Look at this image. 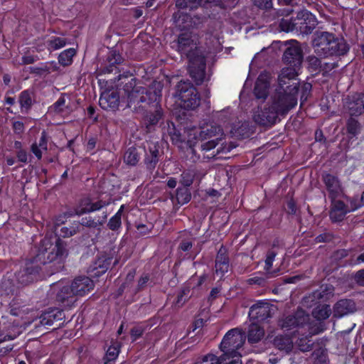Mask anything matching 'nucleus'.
<instances>
[{"instance_id":"f257e3e1","label":"nucleus","mask_w":364,"mask_h":364,"mask_svg":"<svg viewBox=\"0 0 364 364\" xmlns=\"http://www.w3.org/2000/svg\"><path fill=\"white\" fill-rule=\"evenodd\" d=\"M284 60L289 65L282 70L278 77L279 85L284 92H279L274 97L271 106L264 105L263 109L259 107L254 113V120L258 124H273L279 114H286L297 105L299 83L295 77L302 61L301 50L297 41L289 42L284 53Z\"/></svg>"},{"instance_id":"f03ea898","label":"nucleus","mask_w":364,"mask_h":364,"mask_svg":"<svg viewBox=\"0 0 364 364\" xmlns=\"http://www.w3.org/2000/svg\"><path fill=\"white\" fill-rule=\"evenodd\" d=\"M162 87L163 85L160 82L154 81L147 89L141 83L136 84L135 80L132 79L129 85H127L125 88V91L127 92L128 107L136 110L152 103L155 108V113L149 117V120L150 124H156L162 116L161 108L159 106Z\"/></svg>"},{"instance_id":"7ed1b4c3","label":"nucleus","mask_w":364,"mask_h":364,"mask_svg":"<svg viewBox=\"0 0 364 364\" xmlns=\"http://www.w3.org/2000/svg\"><path fill=\"white\" fill-rule=\"evenodd\" d=\"M70 215L66 213L60 215L55 220V227L54 236H46L41 241L38 247V252L33 259L31 262L33 263L46 264L48 262H52L57 258H61L65 253V248L59 237H69L76 232L75 227H60Z\"/></svg>"},{"instance_id":"20e7f679","label":"nucleus","mask_w":364,"mask_h":364,"mask_svg":"<svg viewBox=\"0 0 364 364\" xmlns=\"http://www.w3.org/2000/svg\"><path fill=\"white\" fill-rule=\"evenodd\" d=\"M245 341L244 333L238 328L231 329L225 334L220 343L223 354L220 358L208 354L195 364H242L241 355L237 350L243 346Z\"/></svg>"},{"instance_id":"39448f33","label":"nucleus","mask_w":364,"mask_h":364,"mask_svg":"<svg viewBox=\"0 0 364 364\" xmlns=\"http://www.w3.org/2000/svg\"><path fill=\"white\" fill-rule=\"evenodd\" d=\"M173 47L189 59L188 69L191 77L197 84L201 83L205 78V60L196 43L191 34L184 33L180 35Z\"/></svg>"},{"instance_id":"423d86ee","label":"nucleus","mask_w":364,"mask_h":364,"mask_svg":"<svg viewBox=\"0 0 364 364\" xmlns=\"http://www.w3.org/2000/svg\"><path fill=\"white\" fill-rule=\"evenodd\" d=\"M94 287L93 281L87 277L76 278L70 286L64 284L63 282L56 284L53 289L57 290V300L63 306H70L75 301V296H84Z\"/></svg>"},{"instance_id":"0eeeda50","label":"nucleus","mask_w":364,"mask_h":364,"mask_svg":"<svg viewBox=\"0 0 364 364\" xmlns=\"http://www.w3.org/2000/svg\"><path fill=\"white\" fill-rule=\"evenodd\" d=\"M315 53L320 57L341 55L347 53L348 47L342 38L328 32L316 33L313 41Z\"/></svg>"},{"instance_id":"6e6552de","label":"nucleus","mask_w":364,"mask_h":364,"mask_svg":"<svg viewBox=\"0 0 364 364\" xmlns=\"http://www.w3.org/2000/svg\"><path fill=\"white\" fill-rule=\"evenodd\" d=\"M332 198V208L330 213V217L333 221H340L343 218L346 214L359 208V205H355L353 199L351 200L347 197H344L343 200H337L335 197Z\"/></svg>"},{"instance_id":"1a4fd4ad","label":"nucleus","mask_w":364,"mask_h":364,"mask_svg":"<svg viewBox=\"0 0 364 364\" xmlns=\"http://www.w3.org/2000/svg\"><path fill=\"white\" fill-rule=\"evenodd\" d=\"M178 96L187 109H195L200 104V98L195 87L188 82H180L178 85Z\"/></svg>"},{"instance_id":"9d476101","label":"nucleus","mask_w":364,"mask_h":364,"mask_svg":"<svg viewBox=\"0 0 364 364\" xmlns=\"http://www.w3.org/2000/svg\"><path fill=\"white\" fill-rule=\"evenodd\" d=\"M223 135V131L219 127L211 126L210 129L200 131L199 140L206 141L201 144L202 150L208 151L214 149L222 139Z\"/></svg>"},{"instance_id":"9b49d317","label":"nucleus","mask_w":364,"mask_h":364,"mask_svg":"<svg viewBox=\"0 0 364 364\" xmlns=\"http://www.w3.org/2000/svg\"><path fill=\"white\" fill-rule=\"evenodd\" d=\"M271 76L267 72L262 73L256 82L254 93L257 99H265L268 94Z\"/></svg>"},{"instance_id":"f8f14e48","label":"nucleus","mask_w":364,"mask_h":364,"mask_svg":"<svg viewBox=\"0 0 364 364\" xmlns=\"http://www.w3.org/2000/svg\"><path fill=\"white\" fill-rule=\"evenodd\" d=\"M119 97L114 91L104 92L99 100L100 106L104 109H115L118 107Z\"/></svg>"},{"instance_id":"ddd939ff","label":"nucleus","mask_w":364,"mask_h":364,"mask_svg":"<svg viewBox=\"0 0 364 364\" xmlns=\"http://www.w3.org/2000/svg\"><path fill=\"white\" fill-rule=\"evenodd\" d=\"M269 307L267 303L259 302L252 305L249 311V316L257 322L264 320L269 316Z\"/></svg>"},{"instance_id":"4468645a","label":"nucleus","mask_w":364,"mask_h":364,"mask_svg":"<svg viewBox=\"0 0 364 364\" xmlns=\"http://www.w3.org/2000/svg\"><path fill=\"white\" fill-rule=\"evenodd\" d=\"M108 204L109 203L103 202L102 200H99L96 203H92L89 198H85L80 202L75 210V213L77 215H82L86 213L96 211Z\"/></svg>"},{"instance_id":"2eb2a0df","label":"nucleus","mask_w":364,"mask_h":364,"mask_svg":"<svg viewBox=\"0 0 364 364\" xmlns=\"http://www.w3.org/2000/svg\"><path fill=\"white\" fill-rule=\"evenodd\" d=\"M355 309L354 301L349 299H342L334 306L333 316L340 318L348 314L353 313Z\"/></svg>"},{"instance_id":"dca6fc26","label":"nucleus","mask_w":364,"mask_h":364,"mask_svg":"<svg viewBox=\"0 0 364 364\" xmlns=\"http://www.w3.org/2000/svg\"><path fill=\"white\" fill-rule=\"evenodd\" d=\"M348 108L351 115H359L364 112V95L356 94L348 102Z\"/></svg>"},{"instance_id":"f3484780","label":"nucleus","mask_w":364,"mask_h":364,"mask_svg":"<svg viewBox=\"0 0 364 364\" xmlns=\"http://www.w3.org/2000/svg\"><path fill=\"white\" fill-rule=\"evenodd\" d=\"M264 336V331L258 323L252 322L249 327L247 333L248 342L255 343L262 340Z\"/></svg>"},{"instance_id":"a211bd4d","label":"nucleus","mask_w":364,"mask_h":364,"mask_svg":"<svg viewBox=\"0 0 364 364\" xmlns=\"http://www.w3.org/2000/svg\"><path fill=\"white\" fill-rule=\"evenodd\" d=\"M64 314L63 311L58 309H53L45 312L41 317L42 325L51 326L55 321L63 319Z\"/></svg>"},{"instance_id":"6ab92c4d","label":"nucleus","mask_w":364,"mask_h":364,"mask_svg":"<svg viewBox=\"0 0 364 364\" xmlns=\"http://www.w3.org/2000/svg\"><path fill=\"white\" fill-rule=\"evenodd\" d=\"M202 0H177L176 6L181 9L189 8L193 9L200 4ZM208 2H215L222 7L230 6V4L224 2L225 0H206Z\"/></svg>"},{"instance_id":"aec40b11","label":"nucleus","mask_w":364,"mask_h":364,"mask_svg":"<svg viewBox=\"0 0 364 364\" xmlns=\"http://www.w3.org/2000/svg\"><path fill=\"white\" fill-rule=\"evenodd\" d=\"M307 319V316L305 315L303 311L296 312V316H288L285 318L282 324V328H289L296 326L302 325Z\"/></svg>"},{"instance_id":"412c9836","label":"nucleus","mask_w":364,"mask_h":364,"mask_svg":"<svg viewBox=\"0 0 364 364\" xmlns=\"http://www.w3.org/2000/svg\"><path fill=\"white\" fill-rule=\"evenodd\" d=\"M325 184L331 193L332 197H336L341 193V188L338 180L331 174L325 175L324 178Z\"/></svg>"},{"instance_id":"4be33fe9","label":"nucleus","mask_w":364,"mask_h":364,"mask_svg":"<svg viewBox=\"0 0 364 364\" xmlns=\"http://www.w3.org/2000/svg\"><path fill=\"white\" fill-rule=\"evenodd\" d=\"M302 18L304 20V24L305 26L304 28L301 27V29H302V32L304 33H309L311 32V31L316 27V19L315 16L307 11H304L301 14Z\"/></svg>"},{"instance_id":"5701e85b","label":"nucleus","mask_w":364,"mask_h":364,"mask_svg":"<svg viewBox=\"0 0 364 364\" xmlns=\"http://www.w3.org/2000/svg\"><path fill=\"white\" fill-rule=\"evenodd\" d=\"M47 150V139L46 133L43 132L38 144H33L31 146V151L38 159H41L42 153Z\"/></svg>"},{"instance_id":"b1692460","label":"nucleus","mask_w":364,"mask_h":364,"mask_svg":"<svg viewBox=\"0 0 364 364\" xmlns=\"http://www.w3.org/2000/svg\"><path fill=\"white\" fill-rule=\"evenodd\" d=\"M274 346L279 350L289 352L293 346L292 341L287 336H277L274 341Z\"/></svg>"},{"instance_id":"393cba45","label":"nucleus","mask_w":364,"mask_h":364,"mask_svg":"<svg viewBox=\"0 0 364 364\" xmlns=\"http://www.w3.org/2000/svg\"><path fill=\"white\" fill-rule=\"evenodd\" d=\"M331 309L328 305L319 306L313 311L314 316L318 320H324L330 316Z\"/></svg>"},{"instance_id":"a878e982","label":"nucleus","mask_w":364,"mask_h":364,"mask_svg":"<svg viewBox=\"0 0 364 364\" xmlns=\"http://www.w3.org/2000/svg\"><path fill=\"white\" fill-rule=\"evenodd\" d=\"M76 52L74 48H69L62 52L58 57L59 63L64 65H68L71 64L73 58L75 55Z\"/></svg>"},{"instance_id":"bb28decb","label":"nucleus","mask_w":364,"mask_h":364,"mask_svg":"<svg viewBox=\"0 0 364 364\" xmlns=\"http://www.w3.org/2000/svg\"><path fill=\"white\" fill-rule=\"evenodd\" d=\"M228 267L229 264L228 259L225 257L223 258L222 256H218L215 264L216 273L223 276L228 271Z\"/></svg>"},{"instance_id":"cd10ccee","label":"nucleus","mask_w":364,"mask_h":364,"mask_svg":"<svg viewBox=\"0 0 364 364\" xmlns=\"http://www.w3.org/2000/svg\"><path fill=\"white\" fill-rule=\"evenodd\" d=\"M123 208L124 205H122L117 213L110 218L108 223V226L111 230H116L121 227V218Z\"/></svg>"},{"instance_id":"c85d7f7f","label":"nucleus","mask_w":364,"mask_h":364,"mask_svg":"<svg viewBox=\"0 0 364 364\" xmlns=\"http://www.w3.org/2000/svg\"><path fill=\"white\" fill-rule=\"evenodd\" d=\"M191 193L186 187L177 190L176 200L179 204L183 205L187 203L191 200Z\"/></svg>"},{"instance_id":"c756f323","label":"nucleus","mask_w":364,"mask_h":364,"mask_svg":"<svg viewBox=\"0 0 364 364\" xmlns=\"http://www.w3.org/2000/svg\"><path fill=\"white\" fill-rule=\"evenodd\" d=\"M124 161L127 164L135 165L139 161V156L135 149H129L124 156Z\"/></svg>"},{"instance_id":"7c9ffc66","label":"nucleus","mask_w":364,"mask_h":364,"mask_svg":"<svg viewBox=\"0 0 364 364\" xmlns=\"http://www.w3.org/2000/svg\"><path fill=\"white\" fill-rule=\"evenodd\" d=\"M37 272V268L30 269V267H28L26 268L25 275L18 276L19 282L23 284H26L29 282H31L33 280V274Z\"/></svg>"},{"instance_id":"2f4dec72","label":"nucleus","mask_w":364,"mask_h":364,"mask_svg":"<svg viewBox=\"0 0 364 364\" xmlns=\"http://www.w3.org/2000/svg\"><path fill=\"white\" fill-rule=\"evenodd\" d=\"M119 345L118 343H114L107 350L106 358L108 361L114 360L119 355Z\"/></svg>"},{"instance_id":"473e14b6","label":"nucleus","mask_w":364,"mask_h":364,"mask_svg":"<svg viewBox=\"0 0 364 364\" xmlns=\"http://www.w3.org/2000/svg\"><path fill=\"white\" fill-rule=\"evenodd\" d=\"M66 45V41L63 38L55 37L49 40L48 47L52 50H58Z\"/></svg>"},{"instance_id":"72a5a7b5","label":"nucleus","mask_w":364,"mask_h":364,"mask_svg":"<svg viewBox=\"0 0 364 364\" xmlns=\"http://www.w3.org/2000/svg\"><path fill=\"white\" fill-rule=\"evenodd\" d=\"M276 254L273 252H269L267 255V258L265 259V270L268 274L271 277H274L277 275V272H271L270 269L272 266L273 262L274 260Z\"/></svg>"},{"instance_id":"f704fd0d","label":"nucleus","mask_w":364,"mask_h":364,"mask_svg":"<svg viewBox=\"0 0 364 364\" xmlns=\"http://www.w3.org/2000/svg\"><path fill=\"white\" fill-rule=\"evenodd\" d=\"M19 101L22 108L28 109L31 105L32 99L30 94L24 91L21 94Z\"/></svg>"},{"instance_id":"c9c22d12","label":"nucleus","mask_w":364,"mask_h":364,"mask_svg":"<svg viewBox=\"0 0 364 364\" xmlns=\"http://www.w3.org/2000/svg\"><path fill=\"white\" fill-rule=\"evenodd\" d=\"M347 129L349 133L355 135L359 132L360 125L357 121L350 119L348 122Z\"/></svg>"},{"instance_id":"e433bc0d","label":"nucleus","mask_w":364,"mask_h":364,"mask_svg":"<svg viewBox=\"0 0 364 364\" xmlns=\"http://www.w3.org/2000/svg\"><path fill=\"white\" fill-rule=\"evenodd\" d=\"M311 85L309 83L304 84L302 87V95L301 96V103L307 99V97L310 92Z\"/></svg>"},{"instance_id":"4c0bfd02","label":"nucleus","mask_w":364,"mask_h":364,"mask_svg":"<svg viewBox=\"0 0 364 364\" xmlns=\"http://www.w3.org/2000/svg\"><path fill=\"white\" fill-rule=\"evenodd\" d=\"M65 103V96H61L57 102L54 104V108L56 112H61L63 111V107Z\"/></svg>"},{"instance_id":"58836bf2","label":"nucleus","mask_w":364,"mask_h":364,"mask_svg":"<svg viewBox=\"0 0 364 364\" xmlns=\"http://www.w3.org/2000/svg\"><path fill=\"white\" fill-rule=\"evenodd\" d=\"M253 1L257 6L263 9L270 7L272 4V0H253Z\"/></svg>"},{"instance_id":"ea45409f","label":"nucleus","mask_w":364,"mask_h":364,"mask_svg":"<svg viewBox=\"0 0 364 364\" xmlns=\"http://www.w3.org/2000/svg\"><path fill=\"white\" fill-rule=\"evenodd\" d=\"M143 333V329L141 327H135L132 329L131 336L133 341L136 340Z\"/></svg>"},{"instance_id":"a19ab883","label":"nucleus","mask_w":364,"mask_h":364,"mask_svg":"<svg viewBox=\"0 0 364 364\" xmlns=\"http://www.w3.org/2000/svg\"><path fill=\"white\" fill-rule=\"evenodd\" d=\"M182 182L186 186H189L193 182V176L188 173L182 174Z\"/></svg>"},{"instance_id":"79ce46f5","label":"nucleus","mask_w":364,"mask_h":364,"mask_svg":"<svg viewBox=\"0 0 364 364\" xmlns=\"http://www.w3.org/2000/svg\"><path fill=\"white\" fill-rule=\"evenodd\" d=\"M355 279L359 284L364 286V269L358 271L355 276Z\"/></svg>"},{"instance_id":"37998d69","label":"nucleus","mask_w":364,"mask_h":364,"mask_svg":"<svg viewBox=\"0 0 364 364\" xmlns=\"http://www.w3.org/2000/svg\"><path fill=\"white\" fill-rule=\"evenodd\" d=\"M13 128L16 133L20 134L23 131V124L19 121L14 122L13 123Z\"/></svg>"},{"instance_id":"c03bdc74","label":"nucleus","mask_w":364,"mask_h":364,"mask_svg":"<svg viewBox=\"0 0 364 364\" xmlns=\"http://www.w3.org/2000/svg\"><path fill=\"white\" fill-rule=\"evenodd\" d=\"M151 159L149 160L148 159H146V161H147V163H149L150 164H155L157 161L159 151H158V150L155 149V150L151 151Z\"/></svg>"},{"instance_id":"a18cd8bd","label":"nucleus","mask_w":364,"mask_h":364,"mask_svg":"<svg viewBox=\"0 0 364 364\" xmlns=\"http://www.w3.org/2000/svg\"><path fill=\"white\" fill-rule=\"evenodd\" d=\"M18 161L26 163L27 161V154L25 151H20L17 154Z\"/></svg>"},{"instance_id":"49530a36","label":"nucleus","mask_w":364,"mask_h":364,"mask_svg":"<svg viewBox=\"0 0 364 364\" xmlns=\"http://www.w3.org/2000/svg\"><path fill=\"white\" fill-rule=\"evenodd\" d=\"M191 247L192 243L189 241H183L180 245L181 249L183 251H188Z\"/></svg>"},{"instance_id":"de8ad7c7","label":"nucleus","mask_w":364,"mask_h":364,"mask_svg":"<svg viewBox=\"0 0 364 364\" xmlns=\"http://www.w3.org/2000/svg\"><path fill=\"white\" fill-rule=\"evenodd\" d=\"M12 350V347L10 346H6L5 347L0 348V356H3L10 352Z\"/></svg>"},{"instance_id":"09e8293b","label":"nucleus","mask_w":364,"mask_h":364,"mask_svg":"<svg viewBox=\"0 0 364 364\" xmlns=\"http://www.w3.org/2000/svg\"><path fill=\"white\" fill-rule=\"evenodd\" d=\"M353 200H355V205H359V208L364 206V191H363L362 196L359 200L358 199H353Z\"/></svg>"},{"instance_id":"8fccbe9b","label":"nucleus","mask_w":364,"mask_h":364,"mask_svg":"<svg viewBox=\"0 0 364 364\" xmlns=\"http://www.w3.org/2000/svg\"><path fill=\"white\" fill-rule=\"evenodd\" d=\"M176 180L174 179V178H170L168 181V183H167V185L169 188H173L176 187Z\"/></svg>"},{"instance_id":"3c124183","label":"nucleus","mask_w":364,"mask_h":364,"mask_svg":"<svg viewBox=\"0 0 364 364\" xmlns=\"http://www.w3.org/2000/svg\"><path fill=\"white\" fill-rule=\"evenodd\" d=\"M34 60H35V59L33 57L28 56V57L23 58V62L26 64L32 63L34 62Z\"/></svg>"},{"instance_id":"603ef678","label":"nucleus","mask_w":364,"mask_h":364,"mask_svg":"<svg viewBox=\"0 0 364 364\" xmlns=\"http://www.w3.org/2000/svg\"><path fill=\"white\" fill-rule=\"evenodd\" d=\"M95 146V141L94 139H90L87 143V149H92Z\"/></svg>"},{"instance_id":"864d4df0","label":"nucleus","mask_w":364,"mask_h":364,"mask_svg":"<svg viewBox=\"0 0 364 364\" xmlns=\"http://www.w3.org/2000/svg\"><path fill=\"white\" fill-rule=\"evenodd\" d=\"M363 262L364 263V252L360 254L358 258H357V263L358 264H360V263H362Z\"/></svg>"},{"instance_id":"5fc2aeb1","label":"nucleus","mask_w":364,"mask_h":364,"mask_svg":"<svg viewBox=\"0 0 364 364\" xmlns=\"http://www.w3.org/2000/svg\"><path fill=\"white\" fill-rule=\"evenodd\" d=\"M15 162V160L12 157H9L6 159V164L8 166H12Z\"/></svg>"},{"instance_id":"6e6d98bb","label":"nucleus","mask_w":364,"mask_h":364,"mask_svg":"<svg viewBox=\"0 0 364 364\" xmlns=\"http://www.w3.org/2000/svg\"><path fill=\"white\" fill-rule=\"evenodd\" d=\"M188 143L190 144V146L189 148L188 149V151H190L191 154H194V149L192 147L194 145L193 143L191 141V139L188 140Z\"/></svg>"},{"instance_id":"4d7b16f0","label":"nucleus","mask_w":364,"mask_h":364,"mask_svg":"<svg viewBox=\"0 0 364 364\" xmlns=\"http://www.w3.org/2000/svg\"><path fill=\"white\" fill-rule=\"evenodd\" d=\"M148 281V278L147 277H144V278H141L139 281V284L141 285L145 284L146 282Z\"/></svg>"},{"instance_id":"13d9d810","label":"nucleus","mask_w":364,"mask_h":364,"mask_svg":"<svg viewBox=\"0 0 364 364\" xmlns=\"http://www.w3.org/2000/svg\"><path fill=\"white\" fill-rule=\"evenodd\" d=\"M154 0H148L147 2H146V6L147 7L152 6L153 4H154Z\"/></svg>"},{"instance_id":"bf43d9fd","label":"nucleus","mask_w":364,"mask_h":364,"mask_svg":"<svg viewBox=\"0 0 364 364\" xmlns=\"http://www.w3.org/2000/svg\"><path fill=\"white\" fill-rule=\"evenodd\" d=\"M14 100L11 97H8L6 99L7 104L12 105L14 103Z\"/></svg>"},{"instance_id":"052dcab7","label":"nucleus","mask_w":364,"mask_h":364,"mask_svg":"<svg viewBox=\"0 0 364 364\" xmlns=\"http://www.w3.org/2000/svg\"><path fill=\"white\" fill-rule=\"evenodd\" d=\"M4 81L6 84H8L10 81L9 77L8 75H5L4 77Z\"/></svg>"},{"instance_id":"680f3d73","label":"nucleus","mask_w":364,"mask_h":364,"mask_svg":"<svg viewBox=\"0 0 364 364\" xmlns=\"http://www.w3.org/2000/svg\"><path fill=\"white\" fill-rule=\"evenodd\" d=\"M122 328H123V326L121 325V326L119 327V330H118V333L119 334H121L122 332Z\"/></svg>"},{"instance_id":"e2e57ef3","label":"nucleus","mask_w":364,"mask_h":364,"mask_svg":"<svg viewBox=\"0 0 364 364\" xmlns=\"http://www.w3.org/2000/svg\"><path fill=\"white\" fill-rule=\"evenodd\" d=\"M284 2L287 4H290L292 3L293 0H284Z\"/></svg>"},{"instance_id":"0e129e2a","label":"nucleus","mask_w":364,"mask_h":364,"mask_svg":"<svg viewBox=\"0 0 364 364\" xmlns=\"http://www.w3.org/2000/svg\"><path fill=\"white\" fill-rule=\"evenodd\" d=\"M120 61H121V58H120V56L119 55V56H118V58H117V59H116L115 62H116L117 63H120Z\"/></svg>"},{"instance_id":"69168bd1","label":"nucleus","mask_w":364,"mask_h":364,"mask_svg":"<svg viewBox=\"0 0 364 364\" xmlns=\"http://www.w3.org/2000/svg\"><path fill=\"white\" fill-rule=\"evenodd\" d=\"M316 240L318 241V242H321L322 241V236H318Z\"/></svg>"},{"instance_id":"338daca9","label":"nucleus","mask_w":364,"mask_h":364,"mask_svg":"<svg viewBox=\"0 0 364 364\" xmlns=\"http://www.w3.org/2000/svg\"><path fill=\"white\" fill-rule=\"evenodd\" d=\"M289 208H292V209H293V207H294V204H293V203H289Z\"/></svg>"},{"instance_id":"774afa93","label":"nucleus","mask_w":364,"mask_h":364,"mask_svg":"<svg viewBox=\"0 0 364 364\" xmlns=\"http://www.w3.org/2000/svg\"><path fill=\"white\" fill-rule=\"evenodd\" d=\"M18 364H26L24 361L21 360L18 363Z\"/></svg>"}]
</instances>
